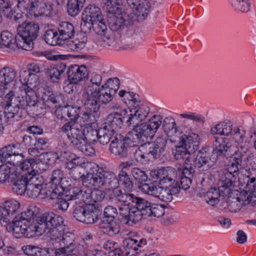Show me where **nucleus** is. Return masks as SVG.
<instances>
[{
  "label": "nucleus",
  "mask_w": 256,
  "mask_h": 256,
  "mask_svg": "<svg viewBox=\"0 0 256 256\" xmlns=\"http://www.w3.org/2000/svg\"><path fill=\"white\" fill-rule=\"evenodd\" d=\"M159 185L154 182H142L139 185L140 189L144 193L155 197Z\"/></svg>",
  "instance_id": "53"
},
{
  "label": "nucleus",
  "mask_w": 256,
  "mask_h": 256,
  "mask_svg": "<svg viewBox=\"0 0 256 256\" xmlns=\"http://www.w3.org/2000/svg\"><path fill=\"white\" fill-rule=\"evenodd\" d=\"M215 148L205 146L200 150L194 160L192 154L182 144H178L172 149V154L176 160H183V168L196 166L200 170H209L217 161L218 157L228 158L230 155L231 146L228 138L214 137Z\"/></svg>",
  "instance_id": "1"
},
{
  "label": "nucleus",
  "mask_w": 256,
  "mask_h": 256,
  "mask_svg": "<svg viewBox=\"0 0 256 256\" xmlns=\"http://www.w3.org/2000/svg\"><path fill=\"white\" fill-rule=\"evenodd\" d=\"M28 224L26 222H24L25 228H26V236H28V234H31L30 236L34 235L37 233L38 234H43V232H41L40 230V224L38 222H37V218L36 220V222L34 220H32Z\"/></svg>",
  "instance_id": "54"
},
{
  "label": "nucleus",
  "mask_w": 256,
  "mask_h": 256,
  "mask_svg": "<svg viewBox=\"0 0 256 256\" xmlns=\"http://www.w3.org/2000/svg\"><path fill=\"white\" fill-rule=\"evenodd\" d=\"M74 163L76 164V166L80 168V170L84 168L86 170L87 172H92V173H94V172H96L98 170L104 169L102 168H100L94 163L88 162V160L84 158L78 157Z\"/></svg>",
  "instance_id": "43"
},
{
  "label": "nucleus",
  "mask_w": 256,
  "mask_h": 256,
  "mask_svg": "<svg viewBox=\"0 0 256 256\" xmlns=\"http://www.w3.org/2000/svg\"><path fill=\"white\" fill-rule=\"evenodd\" d=\"M22 249L24 254L28 256H54L53 248H42L36 246L26 245L24 246Z\"/></svg>",
  "instance_id": "29"
},
{
  "label": "nucleus",
  "mask_w": 256,
  "mask_h": 256,
  "mask_svg": "<svg viewBox=\"0 0 256 256\" xmlns=\"http://www.w3.org/2000/svg\"><path fill=\"white\" fill-rule=\"evenodd\" d=\"M84 108L86 111L82 116V119L86 124H92L95 120V114L99 111L100 106L103 104L99 100H90V98H84Z\"/></svg>",
  "instance_id": "18"
},
{
  "label": "nucleus",
  "mask_w": 256,
  "mask_h": 256,
  "mask_svg": "<svg viewBox=\"0 0 256 256\" xmlns=\"http://www.w3.org/2000/svg\"><path fill=\"white\" fill-rule=\"evenodd\" d=\"M120 80L117 78H109L102 85V90L98 100L104 104H106L112 100L113 96L119 88Z\"/></svg>",
  "instance_id": "16"
},
{
  "label": "nucleus",
  "mask_w": 256,
  "mask_h": 256,
  "mask_svg": "<svg viewBox=\"0 0 256 256\" xmlns=\"http://www.w3.org/2000/svg\"><path fill=\"white\" fill-rule=\"evenodd\" d=\"M76 242H74V236L70 232L64 233L62 234V239H60V248L54 249V253L56 256H58V253H70L72 250Z\"/></svg>",
  "instance_id": "24"
},
{
  "label": "nucleus",
  "mask_w": 256,
  "mask_h": 256,
  "mask_svg": "<svg viewBox=\"0 0 256 256\" xmlns=\"http://www.w3.org/2000/svg\"><path fill=\"white\" fill-rule=\"evenodd\" d=\"M88 206H78L73 211V216L77 220L84 222Z\"/></svg>",
  "instance_id": "58"
},
{
  "label": "nucleus",
  "mask_w": 256,
  "mask_h": 256,
  "mask_svg": "<svg viewBox=\"0 0 256 256\" xmlns=\"http://www.w3.org/2000/svg\"><path fill=\"white\" fill-rule=\"evenodd\" d=\"M131 174L134 178L141 184L146 182L148 180V176L145 172L138 168H134L131 170Z\"/></svg>",
  "instance_id": "61"
},
{
  "label": "nucleus",
  "mask_w": 256,
  "mask_h": 256,
  "mask_svg": "<svg viewBox=\"0 0 256 256\" xmlns=\"http://www.w3.org/2000/svg\"><path fill=\"white\" fill-rule=\"evenodd\" d=\"M16 76V72L12 68H4L0 70V90L3 92L4 88L11 89L14 84L18 86L14 80Z\"/></svg>",
  "instance_id": "25"
},
{
  "label": "nucleus",
  "mask_w": 256,
  "mask_h": 256,
  "mask_svg": "<svg viewBox=\"0 0 256 256\" xmlns=\"http://www.w3.org/2000/svg\"><path fill=\"white\" fill-rule=\"evenodd\" d=\"M62 227V225H60V226L52 228L48 230L47 233H50L51 240L56 242H60L62 234H64Z\"/></svg>",
  "instance_id": "56"
},
{
  "label": "nucleus",
  "mask_w": 256,
  "mask_h": 256,
  "mask_svg": "<svg viewBox=\"0 0 256 256\" xmlns=\"http://www.w3.org/2000/svg\"><path fill=\"white\" fill-rule=\"evenodd\" d=\"M58 32L61 40H66L74 36V26L67 22L60 23L58 28Z\"/></svg>",
  "instance_id": "36"
},
{
  "label": "nucleus",
  "mask_w": 256,
  "mask_h": 256,
  "mask_svg": "<svg viewBox=\"0 0 256 256\" xmlns=\"http://www.w3.org/2000/svg\"><path fill=\"white\" fill-rule=\"evenodd\" d=\"M20 80L24 78V82L26 84L24 85L26 88H32L36 87L38 84V76L36 74H29L28 72H22L20 74Z\"/></svg>",
  "instance_id": "44"
},
{
  "label": "nucleus",
  "mask_w": 256,
  "mask_h": 256,
  "mask_svg": "<svg viewBox=\"0 0 256 256\" xmlns=\"http://www.w3.org/2000/svg\"><path fill=\"white\" fill-rule=\"evenodd\" d=\"M40 212V209L36 206H30L25 210L22 212L20 216L18 215L16 217H19V219L23 222H26L29 224L34 220V217Z\"/></svg>",
  "instance_id": "42"
},
{
  "label": "nucleus",
  "mask_w": 256,
  "mask_h": 256,
  "mask_svg": "<svg viewBox=\"0 0 256 256\" xmlns=\"http://www.w3.org/2000/svg\"><path fill=\"white\" fill-rule=\"evenodd\" d=\"M109 14L108 17V22L112 31L122 30L126 28L132 26L134 22H136L127 12L122 11V9L116 13Z\"/></svg>",
  "instance_id": "10"
},
{
  "label": "nucleus",
  "mask_w": 256,
  "mask_h": 256,
  "mask_svg": "<svg viewBox=\"0 0 256 256\" xmlns=\"http://www.w3.org/2000/svg\"><path fill=\"white\" fill-rule=\"evenodd\" d=\"M64 197H66L70 200H76L80 196L82 200H84V195L86 194V190H84L77 186H71L65 192Z\"/></svg>",
  "instance_id": "47"
},
{
  "label": "nucleus",
  "mask_w": 256,
  "mask_h": 256,
  "mask_svg": "<svg viewBox=\"0 0 256 256\" xmlns=\"http://www.w3.org/2000/svg\"><path fill=\"white\" fill-rule=\"evenodd\" d=\"M133 108L130 110V112H134L140 120H144L147 116L150 110L146 105L142 104L138 106H133Z\"/></svg>",
  "instance_id": "55"
},
{
  "label": "nucleus",
  "mask_w": 256,
  "mask_h": 256,
  "mask_svg": "<svg viewBox=\"0 0 256 256\" xmlns=\"http://www.w3.org/2000/svg\"><path fill=\"white\" fill-rule=\"evenodd\" d=\"M220 196H222V192L219 188H212L206 192V200L210 204L214 206L218 202Z\"/></svg>",
  "instance_id": "46"
},
{
  "label": "nucleus",
  "mask_w": 256,
  "mask_h": 256,
  "mask_svg": "<svg viewBox=\"0 0 256 256\" xmlns=\"http://www.w3.org/2000/svg\"><path fill=\"white\" fill-rule=\"evenodd\" d=\"M82 132L84 134V140L86 142L88 140L92 142L98 140V130H94L91 126H88L84 128Z\"/></svg>",
  "instance_id": "59"
},
{
  "label": "nucleus",
  "mask_w": 256,
  "mask_h": 256,
  "mask_svg": "<svg viewBox=\"0 0 256 256\" xmlns=\"http://www.w3.org/2000/svg\"><path fill=\"white\" fill-rule=\"evenodd\" d=\"M66 68V63L60 62L56 66L49 69L47 74L50 80L53 82H58L64 76V72Z\"/></svg>",
  "instance_id": "34"
},
{
  "label": "nucleus",
  "mask_w": 256,
  "mask_h": 256,
  "mask_svg": "<svg viewBox=\"0 0 256 256\" xmlns=\"http://www.w3.org/2000/svg\"><path fill=\"white\" fill-rule=\"evenodd\" d=\"M85 18L92 22L102 20L104 16L101 10L95 4H90L85 8Z\"/></svg>",
  "instance_id": "37"
},
{
  "label": "nucleus",
  "mask_w": 256,
  "mask_h": 256,
  "mask_svg": "<svg viewBox=\"0 0 256 256\" xmlns=\"http://www.w3.org/2000/svg\"><path fill=\"white\" fill-rule=\"evenodd\" d=\"M137 207L130 210L128 214L122 212L123 208H120V214L126 220L125 224L133 226L144 218L153 216L160 218L165 213L162 205L152 204L147 200L140 198Z\"/></svg>",
  "instance_id": "3"
},
{
  "label": "nucleus",
  "mask_w": 256,
  "mask_h": 256,
  "mask_svg": "<svg viewBox=\"0 0 256 256\" xmlns=\"http://www.w3.org/2000/svg\"><path fill=\"white\" fill-rule=\"evenodd\" d=\"M124 110L121 112H112L106 117L105 126L109 130H112L114 132L120 129L125 122L126 116Z\"/></svg>",
  "instance_id": "21"
},
{
  "label": "nucleus",
  "mask_w": 256,
  "mask_h": 256,
  "mask_svg": "<svg viewBox=\"0 0 256 256\" xmlns=\"http://www.w3.org/2000/svg\"><path fill=\"white\" fill-rule=\"evenodd\" d=\"M167 140L164 137L157 138L151 142L140 144V146L132 147L131 154L136 160L140 163L148 162L160 158L166 151Z\"/></svg>",
  "instance_id": "4"
},
{
  "label": "nucleus",
  "mask_w": 256,
  "mask_h": 256,
  "mask_svg": "<svg viewBox=\"0 0 256 256\" xmlns=\"http://www.w3.org/2000/svg\"><path fill=\"white\" fill-rule=\"evenodd\" d=\"M252 164H256V156L248 154L241 146L229 157L228 170L237 174L239 171L246 168Z\"/></svg>",
  "instance_id": "7"
},
{
  "label": "nucleus",
  "mask_w": 256,
  "mask_h": 256,
  "mask_svg": "<svg viewBox=\"0 0 256 256\" xmlns=\"http://www.w3.org/2000/svg\"><path fill=\"white\" fill-rule=\"evenodd\" d=\"M199 140V136L196 134H184L180 138L178 144H182L192 154L198 148Z\"/></svg>",
  "instance_id": "23"
},
{
  "label": "nucleus",
  "mask_w": 256,
  "mask_h": 256,
  "mask_svg": "<svg viewBox=\"0 0 256 256\" xmlns=\"http://www.w3.org/2000/svg\"><path fill=\"white\" fill-rule=\"evenodd\" d=\"M42 94V98L48 106H50L52 104H55L56 106L57 105H59L61 97L54 94L50 88H44Z\"/></svg>",
  "instance_id": "39"
},
{
  "label": "nucleus",
  "mask_w": 256,
  "mask_h": 256,
  "mask_svg": "<svg viewBox=\"0 0 256 256\" xmlns=\"http://www.w3.org/2000/svg\"><path fill=\"white\" fill-rule=\"evenodd\" d=\"M235 174H236L228 171L222 176L218 188L222 192V196H231L230 194L234 187Z\"/></svg>",
  "instance_id": "22"
},
{
  "label": "nucleus",
  "mask_w": 256,
  "mask_h": 256,
  "mask_svg": "<svg viewBox=\"0 0 256 256\" xmlns=\"http://www.w3.org/2000/svg\"><path fill=\"white\" fill-rule=\"evenodd\" d=\"M93 30L100 36L106 35V33L108 32V30L104 18L102 20L94 22Z\"/></svg>",
  "instance_id": "60"
},
{
  "label": "nucleus",
  "mask_w": 256,
  "mask_h": 256,
  "mask_svg": "<svg viewBox=\"0 0 256 256\" xmlns=\"http://www.w3.org/2000/svg\"><path fill=\"white\" fill-rule=\"evenodd\" d=\"M118 215L117 209L111 206H106L104 210V217L102 221L105 222H112Z\"/></svg>",
  "instance_id": "51"
},
{
  "label": "nucleus",
  "mask_w": 256,
  "mask_h": 256,
  "mask_svg": "<svg viewBox=\"0 0 256 256\" xmlns=\"http://www.w3.org/2000/svg\"><path fill=\"white\" fill-rule=\"evenodd\" d=\"M30 172L26 173L20 177L18 178L14 182L13 190L18 195H22L27 192V184L30 180Z\"/></svg>",
  "instance_id": "35"
},
{
  "label": "nucleus",
  "mask_w": 256,
  "mask_h": 256,
  "mask_svg": "<svg viewBox=\"0 0 256 256\" xmlns=\"http://www.w3.org/2000/svg\"><path fill=\"white\" fill-rule=\"evenodd\" d=\"M53 6L51 2H44L43 3L40 5L39 12L38 14V15H44L46 16H50L52 14Z\"/></svg>",
  "instance_id": "62"
},
{
  "label": "nucleus",
  "mask_w": 256,
  "mask_h": 256,
  "mask_svg": "<svg viewBox=\"0 0 256 256\" xmlns=\"http://www.w3.org/2000/svg\"><path fill=\"white\" fill-rule=\"evenodd\" d=\"M6 95L8 107V113L13 111V114H18L20 110L31 108L38 102V98L35 91L32 88H26L24 86H16L14 84L12 88H4L3 92L0 90V96ZM12 113L10 112V115Z\"/></svg>",
  "instance_id": "2"
},
{
  "label": "nucleus",
  "mask_w": 256,
  "mask_h": 256,
  "mask_svg": "<svg viewBox=\"0 0 256 256\" xmlns=\"http://www.w3.org/2000/svg\"><path fill=\"white\" fill-rule=\"evenodd\" d=\"M79 108L67 105L58 108L55 110V114L58 118L66 121L68 120V118L79 116Z\"/></svg>",
  "instance_id": "28"
},
{
  "label": "nucleus",
  "mask_w": 256,
  "mask_h": 256,
  "mask_svg": "<svg viewBox=\"0 0 256 256\" xmlns=\"http://www.w3.org/2000/svg\"><path fill=\"white\" fill-rule=\"evenodd\" d=\"M1 44L6 48L16 50L17 48H20V43L18 42L17 40H20L18 37L14 38L10 32L5 30L2 32L0 34Z\"/></svg>",
  "instance_id": "32"
},
{
  "label": "nucleus",
  "mask_w": 256,
  "mask_h": 256,
  "mask_svg": "<svg viewBox=\"0 0 256 256\" xmlns=\"http://www.w3.org/2000/svg\"><path fill=\"white\" fill-rule=\"evenodd\" d=\"M130 133L123 137L120 134L115 136L110 145L109 150L110 153L120 158H125L130 156L132 151L133 142L132 140Z\"/></svg>",
  "instance_id": "9"
},
{
  "label": "nucleus",
  "mask_w": 256,
  "mask_h": 256,
  "mask_svg": "<svg viewBox=\"0 0 256 256\" xmlns=\"http://www.w3.org/2000/svg\"><path fill=\"white\" fill-rule=\"evenodd\" d=\"M100 226V228L102 229L104 233L110 236H114L118 234L120 231V226L116 224H113L112 222H105L103 223L102 220Z\"/></svg>",
  "instance_id": "50"
},
{
  "label": "nucleus",
  "mask_w": 256,
  "mask_h": 256,
  "mask_svg": "<svg viewBox=\"0 0 256 256\" xmlns=\"http://www.w3.org/2000/svg\"><path fill=\"white\" fill-rule=\"evenodd\" d=\"M14 2V0H0V8L2 10L6 17L11 18L14 15V20L20 24L22 14L18 12L16 6L14 8H12Z\"/></svg>",
  "instance_id": "27"
},
{
  "label": "nucleus",
  "mask_w": 256,
  "mask_h": 256,
  "mask_svg": "<svg viewBox=\"0 0 256 256\" xmlns=\"http://www.w3.org/2000/svg\"><path fill=\"white\" fill-rule=\"evenodd\" d=\"M173 186L166 185H159L156 198L166 202H170L172 200V195L176 194L172 190Z\"/></svg>",
  "instance_id": "38"
},
{
  "label": "nucleus",
  "mask_w": 256,
  "mask_h": 256,
  "mask_svg": "<svg viewBox=\"0 0 256 256\" xmlns=\"http://www.w3.org/2000/svg\"><path fill=\"white\" fill-rule=\"evenodd\" d=\"M114 134L112 130H109L105 126L101 128L98 129V141L102 145H106L110 142Z\"/></svg>",
  "instance_id": "48"
},
{
  "label": "nucleus",
  "mask_w": 256,
  "mask_h": 256,
  "mask_svg": "<svg viewBox=\"0 0 256 256\" xmlns=\"http://www.w3.org/2000/svg\"><path fill=\"white\" fill-rule=\"evenodd\" d=\"M39 25L34 22H22L19 24L18 28V34L20 38L22 40V44H20V48L28 50L32 48L33 41L38 35Z\"/></svg>",
  "instance_id": "8"
},
{
  "label": "nucleus",
  "mask_w": 256,
  "mask_h": 256,
  "mask_svg": "<svg viewBox=\"0 0 256 256\" xmlns=\"http://www.w3.org/2000/svg\"><path fill=\"white\" fill-rule=\"evenodd\" d=\"M21 149L17 144H9L5 146L0 150V160L3 162L4 160L12 156L20 154Z\"/></svg>",
  "instance_id": "40"
},
{
  "label": "nucleus",
  "mask_w": 256,
  "mask_h": 256,
  "mask_svg": "<svg viewBox=\"0 0 256 256\" xmlns=\"http://www.w3.org/2000/svg\"><path fill=\"white\" fill-rule=\"evenodd\" d=\"M24 222L19 217L15 216L12 222L6 226L8 232H13L16 238H20L26 234Z\"/></svg>",
  "instance_id": "33"
},
{
  "label": "nucleus",
  "mask_w": 256,
  "mask_h": 256,
  "mask_svg": "<svg viewBox=\"0 0 256 256\" xmlns=\"http://www.w3.org/2000/svg\"><path fill=\"white\" fill-rule=\"evenodd\" d=\"M126 3L133 10L130 15L134 20L140 22L146 18L150 8L148 0H126Z\"/></svg>",
  "instance_id": "12"
},
{
  "label": "nucleus",
  "mask_w": 256,
  "mask_h": 256,
  "mask_svg": "<svg viewBox=\"0 0 256 256\" xmlns=\"http://www.w3.org/2000/svg\"><path fill=\"white\" fill-rule=\"evenodd\" d=\"M121 2L122 0H102V8L108 14L116 13L122 9L120 7Z\"/></svg>",
  "instance_id": "49"
},
{
  "label": "nucleus",
  "mask_w": 256,
  "mask_h": 256,
  "mask_svg": "<svg viewBox=\"0 0 256 256\" xmlns=\"http://www.w3.org/2000/svg\"><path fill=\"white\" fill-rule=\"evenodd\" d=\"M104 188L112 190L110 198L120 205L119 208H123L122 212L128 214L130 209L138 206L141 198L136 196L118 186V181L113 175L112 178L108 177Z\"/></svg>",
  "instance_id": "5"
},
{
  "label": "nucleus",
  "mask_w": 256,
  "mask_h": 256,
  "mask_svg": "<svg viewBox=\"0 0 256 256\" xmlns=\"http://www.w3.org/2000/svg\"><path fill=\"white\" fill-rule=\"evenodd\" d=\"M196 166L183 168L180 177V189L187 190L192 184V178L195 173Z\"/></svg>",
  "instance_id": "31"
},
{
  "label": "nucleus",
  "mask_w": 256,
  "mask_h": 256,
  "mask_svg": "<svg viewBox=\"0 0 256 256\" xmlns=\"http://www.w3.org/2000/svg\"><path fill=\"white\" fill-rule=\"evenodd\" d=\"M5 96L6 95L4 94L3 96H0L2 98L3 102H2V106L4 107V112H0V128L2 130H4V126L3 124H5L6 121L7 119L9 118H13L15 115L17 114H13V111H10V112L12 113L10 116H8L10 114V113H8V111L7 110L8 106H7V102H6V100H5Z\"/></svg>",
  "instance_id": "52"
},
{
  "label": "nucleus",
  "mask_w": 256,
  "mask_h": 256,
  "mask_svg": "<svg viewBox=\"0 0 256 256\" xmlns=\"http://www.w3.org/2000/svg\"><path fill=\"white\" fill-rule=\"evenodd\" d=\"M102 77L100 74H93L90 82L84 89L83 98H90V100H92V101L94 99L98 100L102 90Z\"/></svg>",
  "instance_id": "17"
},
{
  "label": "nucleus",
  "mask_w": 256,
  "mask_h": 256,
  "mask_svg": "<svg viewBox=\"0 0 256 256\" xmlns=\"http://www.w3.org/2000/svg\"><path fill=\"white\" fill-rule=\"evenodd\" d=\"M74 246L75 248L72 249L70 253L76 254V256H90V252L86 246L76 243Z\"/></svg>",
  "instance_id": "63"
},
{
  "label": "nucleus",
  "mask_w": 256,
  "mask_h": 256,
  "mask_svg": "<svg viewBox=\"0 0 256 256\" xmlns=\"http://www.w3.org/2000/svg\"><path fill=\"white\" fill-rule=\"evenodd\" d=\"M106 176H106V170L100 169L94 173L88 172L86 175L82 174L80 182L86 187H89L92 184L95 188H104L108 178Z\"/></svg>",
  "instance_id": "13"
},
{
  "label": "nucleus",
  "mask_w": 256,
  "mask_h": 256,
  "mask_svg": "<svg viewBox=\"0 0 256 256\" xmlns=\"http://www.w3.org/2000/svg\"><path fill=\"white\" fill-rule=\"evenodd\" d=\"M37 222L40 224V230L44 233L50 228L62 225L64 220L60 216L50 212L37 216Z\"/></svg>",
  "instance_id": "15"
},
{
  "label": "nucleus",
  "mask_w": 256,
  "mask_h": 256,
  "mask_svg": "<svg viewBox=\"0 0 256 256\" xmlns=\"http://www.w3.org/2000/svg\"><path fill=\"white\" fill-rule=\"evenodd\" d=\"M45 42L51 46L60 45L62 40L58 32L52 29L48 30L44 35Z\"/></svg>",
  "instance_id": "45"
},
{
  "label": "nucleus",
  "mask_w": 256,
  "mask_h": 256,
  "mask_svg": "<svg viewBox=\"0 0 256 256\" xmlns=\"http://www.w3.org/2000/svg\"><path fill=\"white\" fill-rule=\"evenodd\" d=\"M86 0H68L67 4V12L72 16H77L82 9Z\"/></svg>",
  "instance_id": "41"
},
{
  "label": "nucleus",
  "mask_w": 256,
  "mask_h": 256,
  "mask_svg": "<svg viewBox=\"0 0 256 256\" xmlns=\"http://www.w3.org/2000/svg\"><path fill=\"white\" fill-rule=\"evenodd\" d=\"M161 185L173 186L174 194H178L180 190V186L177 178L176 170L170 166L164 168V176H162Z\"/></svg>",
  "instance_id": "20"
},
{
  "label": "nucleus",
  "mask_w": 256,
  "mask_h": 256,
  "mask_svg": "<svg viewBox=\"0 0 256 256\" xmlns=\"http://www.w3.org/2000/svg\"><path fill=\"white\" fill-rule=\"evenodd\" d=\"M123 165L122 168L118 176L114 172L107 170H106V176L107 174L108 178H110V176L112 178L113 175L117 179L118 186H120V183L121 182L126 188L131 190L133 188V183L128 174L124 170V169H126L128 166H130V164L128 162H126L123 163Z\"/></svg>",
  "instance_id": "26"
},
{
  "label": "nucleus",
  "mask_w": 256,
  "mask_h": 256,
  "mask_svg": "<svg viewBox=\"0 0 256 256\" xmlns=\"http://www.w3.org/2000/svg\"><path fill=\"white\" fill-rule=\"evenodd\" d=\"M68 78L70 81L68 86L72 84H77L80 81L88 79V72L86 66L74 65L70 66L67 72Z\"/></svg>",
  "instance_id": "19"
},
{
  "label": "nucleus",
  "mask_w": 256,
  "mask_h": 256,
  "mask_svg": "<svg viewBox=\"0 0 256 256\" xmlns=\"http://www.w3.org/2000/svg\"><path fill=\"white\" fill-rule=\"evenodd\" d=\"M68 136L72 145L85 155L92 156L94 154V149L84 140L82 130L79 128L73 129Z\"/></svg>",
  "instance_id": "11"
},
{
  "label": "nucleus",
  "mask_w": 256,
  "mask_h": 256,
  "mask_svg": "<svg viewBox=\"0 0 256 256\" xmlns=\"http://www.w3.org/2000/svg\"><path fill=\"white\" fill-rule=\"evenodd\" d=\"M102 207L99 204L89 205L85 216L84 223L92 224L96 222L101 217Z\"/></svg>",
  "instance_id": "30"
},
{
  "label": "nucleus",
  "mask_w": 256,
  "mask_h": 256,
  "mask_svg": "<svg viewBox=\"0 0 256 256\" xmlns=\"http://www.w3.org/2000/svg\"><path fill=\"white\" fill-rule=\"evenodd\" d=\"M44 180L42 176L38 174L36 170H32L30 172V180L27 184V196L35 198L44 193Z\"/></svg>",
  "instance_id": "14"
},
{
  "label": "nucleus",
  "mask_w": 256,
  "mask_h": 256,
  "mask_svg": "<svg viewBox=\"0 0 256 256\" xmlns=\"http://www.w3.org/2000/svg\"><path fill=\"white\" fill-rule=\"evenodd\" d=\"M246 185L244 186V190L246 193L252 194L256 197V178H245Z\"/></svg>",
  "instance_id": "64"
},
{
  "label": "nucleus",
  "mask_w": 256,
  "mask_h": 256,
  "mask_svg": "<svg viewBox=\"0 0 256 256\" xmlns=\"http://www.w3.org/2000/svg\"><path fill=\"white\" fill-rule=\"evenodd\" d=\"M40 158L46 164L50 165L54 164L56 160L59 158V156L54 152H48L40 154Z\"/></svg>",
  "instance_id": "57"
},
{
  "label": "nucleus",
  "mask_w": 256,
  "mask_h": 256,
  "mask_svg": "<svg viewBox=\"0 0 256 256\" xmlns=\"http://www.w3.org/2000/svg\"><path fill=\"white\" fill-rule=\"evenodd\" d=\"M162 120L160 115H154L150 119L149 122L136 125L130 134L133 146H138L146 142L148 138L152 139L161 125Z\"/></svg>",
  "instance_id": "6"
}]
</instances>
